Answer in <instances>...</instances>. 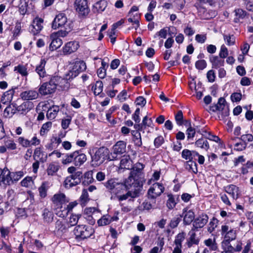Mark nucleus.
Returning a JSON list of instances; mask_svg holds the SVG:
<instances>
[{
	"label": "nucleus",
	"instance_id": "052dcab7",
	"mask_svg": "<svg viewBox=\"0 0 253 253\" xmlns=\"http://www.w3.org/2000/svg\"><path fill=\"white\" fill-rule=\"evenodd\" d=\"M182 157L185 160L191 161L192 160L191 151L188 149H184L181 153Z\"/></svg>",
	"mask_w": 253,
	"mask_h": 253
},
{
	"label": "nucleus",
	"instance_id": "2eb2a0df",
	"mask_svg": "<svg viewBox=\"0 0 253 253\" xmlns=\"http://www.w3.org/2000/svg\"><path fill=\"white\" fill-rule=\"evenodd\" d=\"M140 195V190L134 189L133 191H128L125 194H119L116 197L119 202L126 200L128 198H131L128 200L129 201H133L131 199L138 197Z\"/></svg>",
	"mask_w": 253,
	"mask_h": 253
},
{
	"label": "nucleus",
	"instance_id": "5701e85b",
	"mask_svg": "<svg viewBox=\"0 0 253 253\" xmlns=\"http://www.w3.org/2000/svg\"><path fill=\"white\" fill-rule=\"evenodd\" d=\"M74 165L75 166H81L86 161V155L80 151H74Z\"/></svg>",
	"mask_w": 253,
	"mask_h": 253
},
{
	"label": "nucleus",
	"instance_id": "1a4fd4ad",
	"mask_svg": "<svg viewBox=\"0 0 253 253\" xmlns=\"http://www.w3.org/2000/svg\"><path fill=\"white\" fill-rule=\"evenodd\" d=\"M124 185H125V189H129L133 187L135 188L134 189L140 190V192L142 188L143 183L141 180L134 178V177L129 175L128 177L126 179Z\"/></svg>",
	"mask_w": 253,
	"mask_h": 253
},
{
	"label": "nucleus",
	"instance_id": "79ce46f5",
	"mask_svg": "<svg viewBox=\"0 0 253 253\" xmlns=\"http://www.w3.org/2000/svg\"><path fill=\"white\" fill-rule=\"evenodd\" d=\"M88 194L87 192V190L86 189H84L82 195L80 198V202L81 204L83 206H85L86 204L89 200V198L88 197Z\"/></svg>",
	"mask_w": 253,
	"mask_h": 253
},
{
	"label": "nucleus",
	"instance_id": "72a5a7b5",
	"mask_svg": "<svg viewBox=\"0 0 253 253\" xmlns=\"http://www.w3.org/2000/svg\"><path fill=\"white\" fill-rule=\"evenodd\" d=\"M68 228L67 225L62 221L58 220L55 222V228L58 233L66 232L67 231Z\"/></svg>",
	"mask_w": 253,
	"mask_h": 253
},
{
	"label": "nucleus",
	"instance_id": "69168bd1",
	"mask_svg": "<svg viewBox=\"0 0 253 253\" xmlns=\"http://www.w3.org/2000/svg\"><path fill=\"white\" fill-rule=\"evenodd\" d=\"M164 137L160 135L155 139L154 144L156 148H159L160 146L162 145V144L164 143Z\"/></svg>",
	"mask_w": 253,
	"mask_h": 253
},
{
	"label": "nucleus",
	"instance_id": "58836bf2",
	"mask_svg": "<svg viewBox=\"0 0 253 253\" xmlns=\"http://www.w3.org/2000/svg\"><path fill=\"white\" fill-rule=\"evenodd\" d=\"M185 169L189 171H191L196 173L197 172V168L196 163L191 161H188L185 164Z\"/></svg>",
	"mask_w": 253,
	"mask_h": 253
},
{
	"label": "nucleus",
	"instance_id": "864d4df0",
	"mask_svg": "<svg viewBox=\"0 0 253 253\" xmlns=\"http://www.w3.org/2000/svg\"><path fill=\"white\" fill-rule=\"evenodd\" d=\"M107 6L106 1H97L94 6L99 12L103 11Z\"/></svg>",
	"mask_w": 253,
	"mask_h": 253
},
{
	"label": "nucleus",
	"instance_id": "13d9d810",
	"mask_svg": "<svg viewBox=\"0 0 253 253\" xmlns=\"http://www.w3.org/2000/svg\"><path fill=\"white\" fill-rule=\"evenodd\" d=\"M224 39L225 41H226L227 44L228 45H232L235 43V38L232 35H224L223 36Z\"/></svg>",
	"mask_w": 253,
	"mask_h": 253
},
{
	"label": "nucleus",
	"instance_id": "4468645a",
	"mask_svg": "<svg viewBox=\"0 0 253 253\" xmlns=\"http://www.w3.org/2000/svg\"><path fill=\"white\" fill-rule=\"evenodd\" d=\"M51 201L55 206L60 208H62L63 204L69 202L65 195L62 193H58L54 194L51 198Z\"/></svg>",
	"mask_w": 253,
	"mask_h": 253
},
{
	"label": "nucleus",
	"instance_id": "4c0bfd02",
	"mask_svg": "<svg viewBox=\"0 0 253 253\" xmlns=\"http://www.w3.org/2000/svg\"><path fill=\"white\" fill-rule=\"evenodd\" d=\"M112 221V218L108 215H103L97 221L99 226H105L110 224Z\"/></svg>",
	"mask_w": 253,
	"mask_h": 253
},
{
	"label": "nucleus",
	"instance_id": "338daca9",
	"mask_svg": "<svg viewBox=\"0 0 253 253\" xmlns=\"http://www.w3.org/2000/svg\"><path fill=\"white\" fill-rule=\"evenodd\" d=\"M18 142L24 147H28L31 145V142L27 139H25L23 137H20L18 138Z\"/></svg>",
	"mask_w": 253,
	"mask_h": 253
},
{
	"label": "nucleus",
	"instance_id": "603ef678",
	"mask_svg": "<svg viewBox=\"0 0 253 253\" xmlns=\"http://www.w3.org/2000/svg\"><path fill=\"white\" fill-rule=\"evenodd\" d=\"M237 139L242 140L243 143H245L246 145L248 142H253V136L251 134H243L240 138H237Z\"/></svg>",
	"mask_w": 253,
	"mask_h": 253
},
{
	"label": "nucleus",
	"instance_id": "680f3d73",
	"mask_svg": "<svg viewBox=\"0 0 253 253\" xmlns=\"http://www.w3.org/2000/svg\"><path fill=\"white\" fill-rule=\"evenodd\" d=\"M228 55V51L227 48L224 45H222L219 53V57L224 59L227 57Z\"/></svg>",
	"mask_w": 253,
	"mask_h": 253
},
{
	"label": "nucleus",
	"instance_id": "a211bd4d",
	"mask_svg": "<svg viewBox=\"0 0 253 253\" xmlns=\"http://www.w3.org/2000/svg\"><path fill=\"white\" fill-rule=\"evenodd\" d=\"M0 182L5 185H10L12 184L11 172L7 169L2 170L0 174Z\"/></svg>",
	"mask_w": 253,
	"mask_h": 253
},
{
	"label": "nucleus",
	"instance_id": "bb28decb",
	"mask_svg": "<svg viewBox=\"0 0 253 253\" xmlns=\"http://www.w3.org/2000/svg\"><path fill=\"white\" fill-rule=\"evenodd\" d=\"M210 61L212 64V67L213 68H219L224 66V60L217 56H211Z\"/></svg>",
	"mask_w": 253,
	"mask_h": 253
},
{
	"label": "nucleus",
	"instance_id": "5fc2aeb1",
	"mask_svg": "<svg viewBox=\"0 0 253 253\" xmlns=\"http://www.w3.org/2000/svg\"><path fill=\"white\" fill-rule=\"evenodd\" d=\"M14 71H17L23 76H26L28 75L27 68L23 65H18L14 68Z\"/></svg>",
	"mask_w": 253,
	"mask_h": 253
},
{
	"label": "nucleus",
	"instance_id": "39448f33",
	"mask_svg": "<svg viewBox=\"0 0 253 253\" xmlns=\"http://www.w3.org/2000/svg\"><path fill=\"white\" fill-rule=\"evenodd\" d=\"M126 143L124 141H118L112 147L109 157V161L118 159V155L125 153L126 151Z\"/></svg>",
	"mask_w": 253,
	"mask_h": 253
},
{
	"label": "nucleus",
	"instance_id": "423d86ee",
	"mask_svg": "<svg viewBox=\"0 0 253 253\" xmlns=\"http://www.w3.org/2000/svg\"><path fill=\"white\" fill-rule=\"evenodd\" d=\"M221 234L224 237L222 243L226 246H229L230 242L235 240L237 236L236 230L230 228L226 225L221 226Z\"/></svg>",
	"mask_w": 253,
	"mask_h": 253
},
{
	"label": "nucleus",
	"instance_id": "0e129e2a",
	"mask_svg": "<svg viewBox=\"0 0 253 253\" xmlns=\"http://www.w3.org/2000/svg\"><path fill=\"white\" fill-rule=\"evenodd\" d=\"M180 221L181 217H174L170 220L169 226L171 228H174L177 226Z\"/></svg>",
	"mask_w": 253,
	"mask_h": 253
},
{
	"label": "nucleus",
	"instance_id": "20e7f679",
	"mask_svg": "<svg viewBox=\"0 0 253 253\" xmlns=\"http://www.w3.org/2000/svg\"><path fill=\"white\" fill-rule=\"evenodd\" d=\"M94 232V229L91 227L84 225H78L74 230L76 238L81 240L90 237Z\"/></svg>",
	"mask_w": 253,
	"mask_h": 253
},
{
	"label": "nucleus",
	"instance_id": "7ed1b4c3",
	"mask_svg": "<svg viewBox=\"0 0 253 253\" xmlns=\"http://www.w3.org/2000/svg\"><path fill=\"white\" fill-rule=\"evenodd\" d=\"M105 186L112 194L111 199L113 200L119 194L123 193L125 190V185L122 183L117 181L116 180L111 179L105 183Z\"/></svg>",
	"mask_w": 253,
	"mask_h": 253
},
{
	"label": "nucleus",
	"instance_id": "aec40b11",
	"mask_svg": "<svg viewBox=\"0 0 253 253\" xmlns=\"http://www.w3.org/2000/svg\"><path fill=\"white\" fill-rule=\"evenodd\" d=\"M50 39L51 42L49 48L51 51H54L58 49L63 43L62 40L60 38L57 37L56 34H51Z\"/></svg>",
	"mask_w": 253,
	"mask_h": 253
},
{
	"label": "nucleus",
	"instance_id": "37998d69",
	"mask_svg": "<svg viewBox=\"0 0 253 253\" xmlns=\"http://www.w3.org/2000/svg\"><path fill=\"white\" fill-rule=\"evenodd\" d=\"M81 215L72 214L68 222V227L76 225Z\"/></svg>",
	"mask_w": 253,
	"mask_h": 253
},
{
	"label": "nucleus",
	"instance_id": "f03ea898",
	"mask_svg": "<svg viewBox=\"0 0 253 253\" xmlns=\"http://www.w3.org/2000/svg\"><path fill=\"white\" fill-rule=\"evenodd\" d=\"M110 152L107 148L101 147L91 155V165L93 167L99 166L106 160H109Z\"/></svg>",
	"mask_w": 253,
	"mask_h": 253
},
{
	"label": "nucleus",
	"instance_id": "f8f14e48",
	"mask_svg": "<svg viewBox=\"0 0 253 253\" xmlns=\"http://www.w3.org/2000/svg\"><path fill=\"white\" fill-rule=\"evenodd\" d=\"M144 166L140 163H137L132 168L130 174L131 176L136 178L137 179L141 180L142 183H143L144 178L143 170Z\"/></svg>",
	"mask_w": 253,
	"mask_h": 253
},
{
	"label": "nucleus",
	"instance_id": "0eeeda50",
	"mask_svg": "<svg viewBox=\"0 0 253 253\" xmlns=\"http://www.w3.org/2000/svg\"><path fill=\"white\" fill-rule=\"evenodd\" d=\"M86 69V64L83 61L76 62L72 69L66 75V80L72 79Z\"/></svg>",
	"mask_w": 253,
	"mask_h": 253
},
{
	"label": "nucleus",
	"instance_id": "473e14b6",
	"mask_svg": "<svg viewBox=\"0 0 253 253\" xmlns=\"http://www.w3.org/2000/svg\"><path fill=\"white\" fill-rule=\"evenodd\" d=\"M235 13V17L234 19V22L235 23H239L243 20L247 14V12L242 9H237L234 10Z\"/></svg>",
	"mask_w": 253,
	"mask_h": 253
},
{
	"label": "nucleus",
	"instance_id": "7c9ffc66",
	"mask_svg": "<svg viewBox=\"0 0 253 253\" xmlns=\"http://www.w3.org/2000/svg\"><path fill=\"white\" fill-rule=\"evenodd\" d=\"M42 215L44 222L46 223H50L53 220L54 214L53 212L47 209L43 210Z\"/></svg>",
	"mask_w": 253,
	"mask_h": 253
},
{
	"label": "nucleus",
	"instance_id": "4d7b16f0",
	"mask_svg": "<svg viewBox=\"0 0 253 253\" xmlns=\"http://www.w3.org/2000/svg\"><path fill=\"white\" fill-rule=\"evenodd\" d=\"M169 199L167 202V206L169 209H172L176 205L174 199L172 195H169Z\"/></svg>",
	"mask_w": 253,
	"mask_h": 253
},
{
	"label": "nucleus",
	"instance_id": "c85d7f7f",
	"mask_svg": "<svg viewBox=\"0 0 253 253\" xmlns=\"http://www.w3.org/2000/svg\"><path fill=\"white\" fill-rule=\"evenodd\" d=\"M49 188V183L47 181L43 182L39 187L38 191L41 198L43 199L47 196V192Z\"/></svg>",
	"mask_w": 253,
	"mask_h": 253
},
{
	"label": "nucleus",
	"instance_id": "e2e57ef3",
	"mask_svg": "<svg viewBox=\"0 0 253 253\" xmlns=\"http://www.w3.org/2000/svg\"><path fill=\"white\" fill-rule=\"evenodd\" d=\"M207 66V63L205 60H200L196 61L195 67L198 70H202Z\"/></svg>",
	"mask_w": 253,
	"mask_h": 253
},
{
	"label": "nucleus",
	"instance_id": "b1692460",
	"mask_svg": "<svg viewBox=\"0 0 253 253\" xmlns=\"http://www.w3.org/2000/svg\"><path fill=\"white\" fill-rule=\"evenodd\" d=\"M34 104L30 101H25L20 105L16 106L17 111L21 114H26L34 108Z\"/></svg>",
	"mask_w": 253,
	"mask_h": 253
},
{
	"label": "nucleus",
	"instance_id": "ea45409f",
	"mask_svg": "<svg viewBox=\"0 0 253 253\" xmlns=\"http://www.w3.org/2000/svg\"><path fill=\"white\" fill-rule=\"evenodd\" d=\"M59 169V166L53 163L50 164L47 168L46 172L48 175H53Z\"/></svg>",
	"mask_w": 253,
	"mask_h": 253
},
{
	"label": "nucleus",
	"instance_id": "c03bdc74",
	"mask_svg": "<svg viewBox=\"0 0 253 253\" xmlns=\"http://www.w3.org/2000/svg\"><path fill=\"white\" fill-rule=\"evenodd\" d=\"M218 220L215 217H213L208 225V231L211 233H212L215 228L217 226Z\"/></svg>",
	"mask_w": 253,
	"mask_h": 253
},
{
	"label": "nucleus",
	"instance_id": "393cba45",
	"mask_svg": "<svg viewBox=\"0 0 253 253\" xmlns=\"http://www.w3.org/2000/svg\"><path fill=\"white\" fill-rule=\"evenodd\" d=\"M46 61L44 59H41L40 63L36 67V72L40 78H43L47 76L45 69Z\"/></svg>",
	"mask_w": 253,
	"mask_h": 253
},
{
	"label": "nucleus",
	"instance_id": "e433bc0d",
	"mask_svg": "<svg viewBox=\"0 0 253 253\" xmlns=\"http://www.w3.org/2000/svg\"><path fill=\"white\" fill-rule=\"evenodd\" d=\"M131 165V160L128 155H124L120 162V167L122 168L129 169Z\"/></svg>",
	"mask_w": 253,
	"mask_h": 253
},
{
	"label": "nucleus",
	"instance_id": "de8ad7c7",
	"mask_svg": "<svg viewBox=\"0 0 253 253\" xmlns=\"http://www.w3.org/2000/svg\"><path fill=\"white\" fill-rule=\"evenodd\" d=\"M52 126V123L51 122H48L42 125L41 130L40 134L41 135H44L46 134L48 131L50 130Z\"/></svg>",
	"mask_w": 253,
	"mask_h": 253
},
{
	"label": "nucleus",
	"instance_id": "c9c22d12",
	"mask_svg": "<svg viewBox=\"0 0 253 253\" xmlns=\"http://www.w3.org/2000/svg\"><path fill=\"white\" fill-rule=\"evenodd\" d=\"M131 133L133 136V141L135 145L137 147L141 146L142 143L140 133L137 130H132Z\"/></svg>",
	"mask_w": 253,
	"mask_h": 253
},
{
	"label": "nucleus",
	"instance_id": "a19ab883",
	"mask_svg": "<svg viewBox=\"0 0 253 253\" xmlns=\"http://www.w3.org/2000/svg\"><path fill=\"white\" fill-rule=\"evenodd\" d=\"M195 145L201 148L204 149L206 150H208L210 147L208 141L203 138L197 140L195 142Z\"/></svg>",
	"mask_w": 253,
	"mask_h": 253
},
{
	"label": "nucleus",
	"instance_id": "dca6fc26",
	"mask_svg": "<svg viewBox=\"0 0 253 253\" xmlns=\"http://www.w3.org/2000/svg\"><path fill=\"white\" fill-rule=\"evenodd\" d=\"M20 96L22 100L30 101L37 99L39 97V93L35 90H27L22 92Z\"/></svg>",
	"mask_w": 253,
	"mask_h": 253
},
{
	"label": "nucleus",
	"instance_id": "4be33fe9",
	"mask_svg": "<svg viewBox=\"0 0 253 253\" xmlns=\"http://www.w3.org/2000/svg\"><path fill=\"white\" fill-rule=\"evenodd\" d=\"M183 216V223L185 225H189L193 221L195 217L194 212L191 210H187L184 209L183 210L182 215Z\"/></svg>",
	"mask_w": 253,
	"mask_h": 253
},
{
	"label": "nucleus",
	"instance_id": "f3484780",
	"mask_svg": "<svg viewBox=\"0 0 253 253\" xmlns=\"http://www.w3.org/2000/svg\"><path fill=\"white\" fill-rule=\"evenodd\" d=\"M209 220L208 216L206 214H202L194 220L193 226V228L198 229L203 228L208 222Z\"/></svg>",
	"mask_w": 253,
	"mask_h": 253
},
{
	"label": "nucleus",
	"instance_id": "412c9836",
	"mask_svg": "<svg viewBox=\"0 0 253 253\" xmlns=\"http://www.w3.org/2000/svg\"><path fill=\"white\" fill-rule=\"evenodd\" d=\"M79 47V43L77 42H67L63 48L64 54H70L76 51Z\"/></svg>",
	"mask_w": 253,
	"mask_h": 253
},
{
	"label": "nucleus",
	"instance_id": "8fccbe9b",
	"mask_svg": "<svg viewBox=\"0 0 253 253\" xmlns=\"http://www.w3.org/2000/svg\"><path fill=\"white\" fill-rule=\"evenodd\" d=\"M24 175V172L22 171L17 172H11V176L12 178V184L14 182L18 181Z\"/></svg>",
	"mask_w": 253,
	"mask_h": 253
},
{
	"label": "nucleus",
	"instance_id": "9d476101",
	"mask_svg": "<svg viewBox=\"0 0 253 253\" xmlns=\"http://www.w3.org/2000/svg\"><path fill=\"white\" fill-rule=\"evenodd\" d=\"M67 23V18L65 14L59 13L56 16L54 20L52 23V28L53 29H57L58 28L65 27L66 28V24Z\"/></svg>",
	"mask_w": 253,
	"mask_h": 253
},
{
	"label": "nucleus",
	"instance_id": "a18cd8bd",
	"mask_svg": "<svg viewBox=\"0 0 253 253\" xmlns=\"http://www.w3.org/2000/svg\"><path fill=\"white\" fill-rule=\"evenodd\" d=\"M185 236L186 234L183 232L178 233L176 235L174 240L175 246H182L181 243L185 239Z\"/></svg>",
	"mask_w": 253,
	"mask_h": 253
},
{
	"label": "nucleus",
	"instance_id": "ddd939ff",
	"mask_svg": "<svg viewBox=\"0 0 253 253\" xmlns=\"http://www.w3.org/2000/svg\"><path fill=\"white\" fill-rule=\"evenodd\" d=\"M74 5L80 16H85L88 14L89 9L87 1H75Z\"/></svg>",
	"mask_w": 253,
	"mask_h": 253
},
{
	"label": "nucleus",
	"instance_id": "6ab92c4d",
	"mask_svg": "<svg viewBox=\"0 0 253 253\" xmlns=\"http://www.w3.org/2000/svg\"><path fill=\"white\" fill-rule=\"evenodd\" d=\"M43 22L42 19L38 17L36 18L34 20L33 24L30 28L31 32L34 35L37 34L42 30L43 28Z\"/></svg>",
	"mask_w": 253,
	"mask_h": 253
},
{
	"label": "nucleus",
	"instance_id": "c756f323",
	"mask_svg": "<svg viewBox=\"0 0 253 253\" xmlns=\"http://www.w3.org/2000/svg\"><path fill=\"white\" fill-rule=\"evenodd\" d=\"M17 111L16 104L9 105L3 112V116L5 118L11 117Z\"/></svg>",
	"mask_w": 253,
	"mask_h": 253
},
{
	"label": "nucleus",
	"instance_id": "6e6552de",
	"mask_svg": "<svg viewBox=\"0 0 253 253\" xmlns=\"http://www.w3.org/2000/svg\"><path fill=\"white\" fill-rule=\"evenodd\" d=\"M82 174V171H77L75 173L67 177L64 181L65 187L70 188L80 184L81 182Z\"/></svg>",
	"mask_w": 253,
	"mask_h": 253
},
{
	"label": "nucleus",
	"instance_id": "49530a36",
	"mask_svg": "<svg viewBox=\"0 0 253 253\" xmlns=\"http://www.w3.org/2000/svg\"><path fill=\"white\" fill-rule=\"evenodd\" d=\"M74 152L70 154H66L65 158L62 160V163L63 165H67L73 162L74 163Z\"/></svg>",
	"mask_w": 253,
	"mask_h": 253
},
{
	"label": "nucleus",
	"instance_id": "09e8293b",
	"mask_svg": "<svg viewBox=\"0 0 253 253\" xmlns=\"http://www.w3.org/2000/svg\"><path fill=\"white\" fill-rule=\"evenodd\" d=\"M103 83L100 81H97L94 86L92 87L94 88V93L95 95L99 94L103 90Z\"/></svg>",
	"mask_w": 253,
	"mask_h": 253
},
{
	"label": "nucleus",
	"instance_id": "9b49d317",
	"mask_svg": "<svg viewBox=\"0 0 253 253\" xmlns=\"http://www.w3.org/2000/svg\"><path fill=\"white\" fill-rule=\"evenodd\" d=\"M165 188L163 185L160 183H155L148 191L149 198L155 199L159 196L164 191Z\"/></svg>",
	"mask_w": 253,
	"mask_h": 253
},
{
	"label": "nucleus",
	"instance_id": "cd10ccee",
	"mask_svg": "<svg viewBox=\"0 0 253 253\" xmlns=\"http://www.w3.org/2000/svg\"><path fill=\"white\" fill-rule=\"evenodd\" d=\"M14 94L13 89H10L5 92L1 96L0 101L4 104L10 103L13 99Z\"/></svg>",
	"mask_w": 253,
	"mask_h": 253
},
{
	"label": "nucleus",
	"instance_id": "f704fd0d",
	"mask_svg": "<svg viewBox=\"0 0 253 253\" xmlns=\"http://www.w3.org/2000/svg\"><path fill=\"white\" fill-rule=\"evenodd\" d=\"M195 229L193 228L189 233L190 237L187 243L189 247H191L193 244L197 245L199 243V240L196 237Z\"/></svg>",
	"mask_w": 253,
	"mask_h": 253
},
{
	"label": "nucleus",
	"instance_id": "bf43d9fd",
	"mask_svg": "<svg viewBox=\"0 0 253 253\" xmlns=\"http://www.w3.org/2000/svg\"><path fill=\"white\" fill-rule=\"evenodd\" d=\"M4 145L6 148L10 150H15L16 149V144L14 141L11 139H7L4 141Z\"/></svg>",
	"mask_w": 253,
	"mask_h": 253
},
{
	"label": "nucleus",
	"instance_id": "a878e982",
	"mask_svg": "<svg viewBox=\"0 0 253 253\" xmlns=\"http://www.w3.org/2000/svg\"><path fill=\"white\" fill-rule=\"evenodd\" d=\"M225 191L226 193L231 196L232 198L237 199L239 195L238 187L235 185L230 184L224 187Z\"/></svg>",
	"mask_w": 253,
	"mask_h": 253
},
{
	"label": "nucleus",
	"instance_id": "6e6d98bb",
	"mask_svg": "<svg viewBox=\"0 0 253 253\" xmlns=\"http://www.w3.org/2000/svg\"><path fill=\"white\" fill-rule=\"evenodd\" d=\"M175 120L176 123L179 126H181L183 124V116L181 111H178L175 116Z\"/></svg>",
	"mask_w": 253,
	"mask_h": 253
},
{
	"label": "nucleus",
	"instance_id": "774afa93",
	"mask_svg": "<svg viewBox=\"0 0 253 253\" xmlns=\"http://www.w3.org/2000/svg\"><path fill=\"white\" fill-rule=\"evenodd\" d=\"M19 12L20 13L24 15L26 13L27 11V7L28 6L27 2L26 1H21L20 4L19 5Z\"/></svg>",
	"mask_w": 253,
	"mask_h": 253
},
{
	"label": "nucleus",
	"instance_id": "2f4dec72",
	"mask_svg": "<svg viewBox=\"0 0 253 253\" xmlns=\"http://www.w3.org/2000/svg\"><path fill=\"white\" fill-rule=\"evenodd\" d=\"M59 111V107L58 106H53L50 107L46 113L47 118L50 120L54 119L56 117Z\"/></svg>",
	"mask_w": 253,
	"mask_h": 253
},
{
	"label": "nucleus",
	"instance_id": "f257e3e1",
	"mask_svg": "<svg viewBox=\"0 0 253 253\" xmlns=\"http://www.w3.org/2000/svg\"><path fill=\"white\" fill-rule=\"evenodd\" d=\"M63 79L57 76H52L49 82L43 83L39 88V91L42 95H45L54 92L58 84Z\"/></svg>",
	"mask_w": 253,
	"mask_h": 253
},
{
	"label": "nucleus",
	"instance_id": "3c124183",
	"mask_svg": "<svg viewBox=\"0 0 253 253\" xmlns=\"http://www.w3.org/2000/svg\"><path fill=\"white\" fill-rule=\"evenodd\" d=\"M195 128L192 127L191 122H188V128L186 130V134L188 139L193 138L195 135Z\"/></svg>",
	"mask_w": 253,
	"mask_h": 253
}]
</instances>
